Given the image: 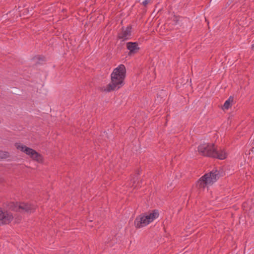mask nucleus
<instances>
[{"label": "nucleus", "instance_id": "14", "mask_svg": "<svg viewBox=\"0 0 254 254\" xmlns=\"http://www.w3.org/2000/svg\"><path fill=\"white\" fill-rule=\"evenodd\" d=\"M151 0H144L143 2H142V4L144 5V6H146L147 4H148V3H149L150 2Z\"/></svg>", "mask_w": 254, "mask_h": 254}, {"label": "nucleus", "instance_id": "8", "mask_svg": "<svg viewBox=\"0 0 254 254\" xmlns=\"http://www.w3.org/2000/svg\"><path fill=\"white\" fill-rule=\"evenodd\" d=\"M143 214L148 224L152 222L154 219L157 218L159 216V212L157 210H154L150 212Z\"/></svg>", "mask_w": 254, "mask_h": 254}, {"label": "nucleus", "instance_id": "3", "mask_svg": "<svg viewBox=\"0 0 254 254\" xmlns=\"http://www.w3.org/2000/svg\"><path fill=\"white\" fill-rule=\"evenodd\" d=\"M220 176L219 172L217 170L206 174L197 182L196 187L199 190H203L206 187L213 184L219 178Z\"/></svg>", "mask_w": 254, "mask_h": 254}, {"label": "nucleus", "instance_id": "11", "mask_svg": "<svg viewBox=\"0 0 254 254\" xmlns=\"http://www.w3.org/2000/svg\"><path fill=\"white\" fill-rule=\"evenodd\" d=\"M32 159L39 163H42L43 161L42 156L37 151L35 152Z\"/></svg>", "mask_w": 254, "mask_h": 254}, {"label": "nucleus", "instance_id": "13", "mask_svg": "<svg viewBox=\"0 0 254 254\" xmlns=\"http://www.w3.org/2000/svg\"><path fill=\"white\" fill-rule=\"evenodd\" d=\"M10 157V154L8 152L0 150V158L6 159Z\"/></svg>", "mask_w": 254, "mask_h": 254}, {"label": "nucleus", "instance_id": "16", "mask_svg": "<svg viewBox=\"0 0 254 254\" xmlns=\"http://www.w3.org/2000/svg\"><path fill=\"white\" fill-rule=\"evenodd\" d=\"M254 147L253 148V149H252V152H254Z\"/></svg>", "mask_w": 254, "mask_h": 254}, {"label": "nucleus", "instance_id": "18", "mask_svg": "<svg viewBox=\"0 0 254 254\" xmlns=\"http://www.w3.org/2000/svg\"><path fill=\"white\" fill-rule=\"evenodd\" d=\"M2 182V179L0 178V183Z\"/></svg>", "mask_w": 254, "mask_h": 254}, {"label": "nucleus", "instance_id": "15", "mask_svg": "<svg viewBox=\"0 0 254 254\" xmlns=\"http://www.w3.org/2000/svg\"><path fill=\"white\" fill-rule=\"evenodd\" d=\"M36 151L34 149H32V150L31 151V153H30V154L28 155L30 156V157L32 159V157H33L34 156V154H35Z\"/></svg>", "mask_w": 254, "mask_h": 254}, {"label": "nucleus", "instance_id": "4", "mask_svg": "<svg viewBox=\"0 0 254 254\" xmlns=\"http://www.w3.org/2000/svg\"><path fill=\"white\" fill-rule=\"evenodd\" d=\"M9 207L12 210L21 213H32L36 209L34 205L27 202H12Z\"/></svg>", "mask_w": 254, "mask_h": 254}, {"label": "nucleus", "instance_id": "12", "mask_svg": "<svg viewBox=\"0 0 254 254\" xmlns=\"http://www.w3.org/2000/svg\"><path fill=\"white\" fill-rule=\"evenodd\" d=\"M233 101V97L230 96L229 98L225 101L223 105V107L225 109H228Z\"/></svg>", "mask_w": 254, "mask_h": 254}, {"label": "nucleus", "instance_id": "1", "mask_svg": "<svg viewBox=\"0 0 254 254\" xmlns=\"http://www.w3.org/2000/svg\"><path fill=\"white\" fill-rule=\"evenodd\" d=\"M126 70L123 64L116 68L111 74V82L106 87L102 88L105 92H111L119 89L124 84Z\"/></svg>", "mask_w": 254, "mask_h": 254}, {"label": "nucleus", "instance_id": "5", "mask_svg": "<svg viewBox=\"0 0 254 254\" xmlns=\"http://www.w3.org/2000/svg\"><path fill=\"white\" fill-rule=\"evenodd\" d=\"M13 216L7 211H3L0 208V225L8 224L13 219Z\"/></svg>", "mask_w": 254, "mask_h": 254}, {"label": "nucleus", "instance_id": "2", "mask_svg": "<svg viewBox=\"0 0 254 254\" xmlns=\"http://www.w3.org/2000/svg\"><path fill=\"white\" fill-rule=\"evenodd\" d=\"M199 153L204 156L217 158L221 160L226 158L227 154L223 150H217L212 143H204L200 144L197 148Z\"/></svg>", "mask_w": 254, "mask_h": 254}, {"label": "nucleus", "instance_id": "10", "mask_svg": "<svg viewBox=\"0 0 254 254\" xmlns=\"http://www.w3.org/2000/svg\"><path fill=\"white\" fill-rule=\"evenodd\" d=\"M14 145L17 149L21 150L23 152H24L27 155H29L30 154L31 151L33 149L20 143H15Z\"/></svg>", "mask_w": 254, "mask_h": 254}, {"label": "nucleus", "instance_id": "9", "mask_svg": "<svg viewBox=\"0 0 254 254\" xmlns=\"http://www.w3.org/2000/svg\"><path fill=\"white\" fill-rule=\"evenodd\" d=\"M127 48L129 51L128 55L130 56L132 54L135 53L139 50L137 43L128 42L127 43Z\"/></svg>", "mask_w": 254, "mask_h": 254}, {"label": "nucleus", "instance_id": "17", "mask_svg": "<svg viewBox=\"0 0 254 254\" xmlns=\"http://www.w3.org/2000/svg\"><path fill=\"white\" fill-rule=\"evenodd\" d=\"M252 48L254 49V44L252 45Z\"/></svg>", "mask_w": 254, "mask_h": 254}, {"label": "nucleus", "instance_id": "6", "mask_svg": "<svg viewBox=\"0 0 254 254\" xmlns=\"http://www.w3.org/2000/svg\"><path fill=\"white\" fill-rule=\"evenodd\" d=\"M131 26H128L126 28H122V31L119 33L118 38L125 41L129 39L131 36Z\"/></svg>", "mask_w": 254, "mask_h": 254}, {"label": "nucleus", "instance_id": "7", "mask_svg": "<svg viewBox=\"0 0 254 254\" xmlns=\"http://www.w3.org/2000/svg\"><path fill=\"white\" fill-rule=\"evenodd\" d=\"M148 224V223L143 214L136 217L134 221V225L138 228L143 227Z\"/></svg>", "mask_w": 254, "mask_h": 254}]
</instances>
